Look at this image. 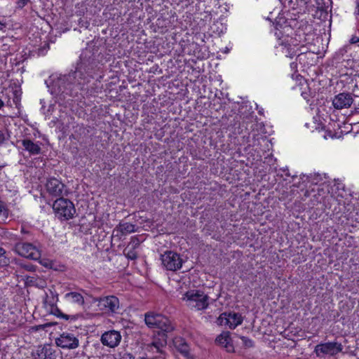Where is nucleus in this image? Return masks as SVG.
Segmentation results:
<instances>
[{"instance_id":"5701e85b","label":"nucleus","mask_w":359,"mask_h":359,"mask_svg":"<svg viewBox=\"0 0 359 359\" xmlns=\"http://www.w3.org/2000/svg\"><path fill=\"white\" fill-rule=\"evenodd\" d=\"M8 212L4 205L0 202V222H4L8 218Z\"/></svg>"},{"instance_id":"a878e982","label":"nucleus","mask_w":359,"mask_h":359,"mask_svg":"<svg viewBox=\"0 0 359 359\" xmlns=\"http://www.w3.org/2000/svg\"><path fill=\"white\" fill-rule=\"evenodd\" d=\"M252 138L254 140L252 146H254V147L259 145L260 144V141H262L263 142H267V140H266V137L264 135H258L256 137V135L253 134Z\"/></svg>"},{"instance_id":"ea45409f","label":"nucleus","mask_w":359,"mask_h":359,"mask_svg":"<svg viewBox=\"0 0 359 359\" xmlns=\"http://www.w3.org/2000/svg\"><path fill=\"white\" fill-rule=\"evenodd\" d=\"M3 104H4V103L1 101V100L0 99V108L3 106Z\"/></svg>"},{"instance_id":"79ce46f5","label":"nucleus","mask_w":359,"mask_h":359,"mask_svg":"<svg viewBox=\"0 0 359 359\" xmlns=\"http://www.w3.org/2000/svg\"><path fill=\"white\" fill-rule=\"evenodd\" d=\"M351 42H352V43H355V39H351Z\"/></svg>"},{"instance_id":"aec40b11","label":"nucleus","mask_w":359,"mask_h":359,"mask_svg":"<svg viewBox=\"0 0 359 359\" xmlns=\"http://www.w3.org/2000/svg\"><path fill=\"white\" fill-rule=\"evenodd\" d=\"M299 48L297 45H291L288 42L283 43V52L287 57L292 58L298 54Z\"/></svg>"},{"instance_id":"b1692460","label":"nucleus","mask_w":359,"mask_h":359,"mask_svg":"<svg viewBox=\"0 0 359 359\" xmlns=\"http://www.w3.org/2000/svg\"><path fill=\"white\" fill-rule=\"evenodd\" d=\"M323 177L320 174H313L309 177V182L313 184H318L323 180Z\"/></svg>"},{"instance_id":"2f4dec72","label":"nucleus","mask_w":359,"mask_h":359,"mask_svg":"<svg viewBox=\"0 0 359 359\" xmlns=\"http://www.w3.org/2000/svg\"><path fill=\"white\" fill-rule=\"evenodd\" d=\"M6 140L5 133L3 130H0V145L4 143Z\"/></svg>"},{"instance_id":"393cba45","label":"nucleus","mask_w":359,"mask_h":359,"mask_svg":"<svg viewBox=\"0 0 359 359\" xmlns=\"http://www.w3.org/2000/svg\"><path fill=\"white\" fill-rule=\"evenodd\" d=\"M40 264L49 269H55V264L53 260L48 259H41L39 260Z\"/></svg>"},{"instance_id":"dca6fc26","label":"nucleus","mask_w":359,"mask_h":359,"mask_svg":"<svg viewBox=\"0 0 359 359\" xmlns=\"http://www.w3.org/2000/svg\"><path fill=\"white\" fill-rule=\"evenodd\" d=\"M46 297H48V296ZM43 304L46 307H47L48 306H50V313L57 317H59L60 318L65 319V320H75L76 319L75 316H68L66 314H63L62 313V311L54 304V303H49L47 298H46L44 299Z\"/></svg>"},{"instance_id":"9d476101","label":"nucleus","mask_w":359,"mask_h":359,"mask_svg":"<svg viewBox=\"0 0 359 359\" xmlns=\"http://www.w3.org/2000/svg\"><path fill=\"white\" fill-rule=\"evenodd\" d=\"M167 345V336L165 333L158 334L151 343L147 346V350L153 353H159L161 358H165V348Z\"/></svg>"},{"instance_id":"473e14b6","label":"nucleus","mask_w":359,"mask_h":359,"mask_svg":"<svg viewBox=\"0 0 359 359\" xmlns=\"http://www.w3.org/2000/svg\"><path fill=\"white\" fill-rule=\"evenodd\" d=\"M354 13L356 15L357 19H358V17H359V0H358L356 1V7H355Z\"/></svg>"},{"instance_id":"f257e3e1","label":"nucleus","mask_w":359,"mask_h":359,"mask_svg":"<svg viewBox=\"0 0 359 359\" xmlns=\"http://www.w3.org/2000/svg\"><path fill=\"white\" fill-rule=\"evenodd\" d=\"M182 299L188 307L197 311L204 310L209 305L208 295L198 290L187 291L183 294Z\"/></svg>"},{"instance_id":"c85d7f7f","label":"nucleus","mask_w":359,"mask_h":359,"mask_svg":"<svg viewBox=\"0 0 359 359\" xmlns=\"http://www.w3.org/2000/svg\"><path fill=\"white\" fill-rule=\"evenodd\" d=\"M181 347L179 348V350L180 352H182L184 354H187L188 353V346L186 343L182 342L180 344Z\"/></svg>"},{"instance_id":"7c9ffc66","label":"nucleus","mask_w":359,"mask_h":359,"mask_svg":"<svg viewBox=\"0 0 359 359\" xmlns=\"http://www.w3.org/2000/svg\"><path fill=\"white\" fill-rule=\"evenodd\" d=\"M28 2V0H18V5L19 7H24Z\"/></svg>"},{"instance_id":"7ed1b4c3","label":"nucleus","mask_w":359,"mask_h":359,"mask_svg":"<svg viewBox=\"0 0 359 359\" xmlns=\"http://www.w3.org/2000/svg\"><path fill=\"white\" fill-rule=\"evenodd\" d=\"M93 302L97 303L98 310L107 315L118 313L120 310L119 299L115 295H107L96 297Z\"/></svg>"},{"instance_id":"f8f14e48","label":"nucleus","mask_w":359,"mask_h":359,"mask_svg":"<svg viewBox=\"0 0 359 359\" xmlns=\"http://www.w3.org/2000/svg\"><path fill=\"white\" fill-rule=\"evenodd\" d=\"M101 342L104 346L109 348L118 346L121 340V335L116 330H109L104 332L101 336Z\"/></svg>"},{"instance_id":"39448f33","label":"nucleus","mask_w":359,"mask_h":359,"mask_svg":"<svg viewBox=\"0 0 359 359\" xmlns=\"http://www.w3.org/2000/svg\"><path fill=\"white\" fill-rule=\"evenodd\" d=\"M15 251L20 256L39 260L41 257V250L39 247L29 243H18L15 246Z\"/></svg>"},{"instance_id":"c9c22d12","label":"nucleus","mask_w":359,"mask_h":359,"mask_svg":"<svg viewBox=\"0 0 359 359\" xmlns=\"http://www.w3.org/2000/svg\"><path fill=\"white\" fill-rule=\"evenodd\" d=\"M6 24L4 22L0 20V30H3L6 28Z\"/></svg>"},{"instance_id":"a211bd4d","label":"nucleus","mask_w":359,"mask_h":359,"mask_svg":"<svg viewBox=\"0 0 359 359\" xmlns=\"http://www.w3.org/2000/svg\"><path fill=\"white\" fill-rule=\"evenodd\" d=\"M64 298L67 302L79 306H83L85 302L83 295L77 292H67L65 294Z\"/></svg>"},{"instance_id":"a19ab883","label":"nucleus","mask_w":359,"mask_h":359,"mask_svg":"<svg viewBox=\"0 0 359 359\" xmlns=\"http://www.w3.org/2000/svg\"><path fill=\"white\" fill-rule=\"evenodd\" d=\"M351 42H352V43H355V39H351Z\"/></svg>"},{"instance_id":"6ab92c4d","label":"nucleus","mask_w":359,"mask_h":359,"mask_svg":"<svg viewBox=\"0 0 359 359\" xmlns=\"http://www.w3.org/2000/svg\"><path fill=\"white\" fill-rule=\"evenodd\" d=\"M36 353L37 359H46L48 358H51L53 351L50 346H43L38 347L36 351Z\"/></svg>"},{"instance_id":"4be33fe9","label":"nucleus","mask_w":359,"mask_h":359,"mask_svg":"<svg viewBox=\"0 0 359 359\" xmlns=\"http://www.w3.org/2000/svg\"><path fill=\"white\" fill-rule=\"evenodd\" d=\"M124 255L128 259L135 260L137 257V253L135 250V246H133L132 248H127L124 250Z\"/></svg>"},{"instance_id":"6e6552de","label":"nucleus","mask_w":359,"mask_h":359,"mask_svg":"<svg viewBox=\"0 0 359 359\" xmlns=\"http://www.w3.org/2000/svg\"><path fill=\"white\" fill-rule=\"evenodd\" d=\"M243 321V318L241 314L229 312L222 313L217 319V324L232 330L240 325Z\"/></svg>"},{"instance_id":"0eeeda50","label":"nucleus","mask_w":359,"mask_h":359,"mask_svg":"<svg viewBox=\"0 0 359 359\" xmlns=\"http://www.w3.org/2000/svg\"><path fill=\"white\" fill-rule=\"evenodd\" d=\"M342 350L343 346L341 343L337 341H329L316 345L314 352L318 357H321L325 355H334L341 352Z\"/></svg>"},{"instance_id":"bb28decb","label":"nucleus","mask_w":359,"mask_h":359,"mask_svg":"<svg viewBox=\"0 0 359 359\" xmlns=\"http://www.w3.org/2000/svg\"><path fill=\"white\" fill-rule=\"evenodd\" d=\"M320 0H317L318 6L322 9L327 8L329 5L332 4V0H322L323 2L320 3Z\"/></svg>"},{"instance_id":"cd10ccee","label":"nucleus","mask_w":359,"mask_h":359,"mask_svg":"<svg viewBox=\"0 0 359 359\" xmlns=\"http://www.w3.org/2000/svg\"><path fill=\"white\" fill-rule=\"evenodd\" d=\"M358 82L353 86L352 91L355 96L359 97V74L358 75Z\"/></svg>"},{"instance_id":"4c0bfd02","label":"nucleus","mask_w":359,"mask_h":359,"mask_svg":"<svg viewBox=\"0 0 359 359\" xmlns=\"http://www.w3.org/2000/svg\"><path fill=\"white\" fill-rule=\"evenodd\" d=\"M13 101L15 104H17L19 102V98L16 95V93H15V97L13 98Z\"/></svg>"},{"instance_id":"4468645a","label":"nucleus","mask_w":359,"mask_h":359,"mask_svg":"<svg viewBox=\"0 0 359 359\" xmlns=\"http://www.w3.org/2000/svg\"><path fill=\"white\" fill-rule=\"evenodd\" d=\"M17 142L20 143L23 147L24 150L27 151L31 156L38 155L41 153V143L39 142H34L30 139L24 137L22 140H18Z\"/></svg>"},{"instance_id":"58836bf2","label":"nucleus","mask_w":359,"mask_h":359,"mask_svg":"<svg viewBox=\"0 0 359 359\" xmlns=\"http://www.w3.org/2000/svg\"><path fill=\"white\" fill-rule=\"evenodd\" d=\"M355 221L359 223V212H357V217L355 218Z\"/></svg>"},{"instance_id":"2eb2a0df","label":"nucleus","mask_w":359,"mask_h":359,"mask_svg":"<svg viewBox=\"0 0 359 359\" xmlns=\"http://www.w3.org/2000/svg\"><path fill=\"white\" fill-rule=\"evenodd\" d=\"M135 231V225L128 222H121L113 230L112 236L121 239L123 236L133 233Z\"/></svg>"},{"instance_id":"20e7f679","label":"nucleus","mask_w":359,"mask_h":359,"mask_svg":"<svg viewBox=\"0 0 359 359\" xmlns=\"http://www.w3.org/2000/svg\"><path fill=\"white\" fill-rule=\"evenodd\" d=\"M53 209L56 217L61 220L72 219L76 212L73 203L69 199L64 198L63 196L54 201Z\"/></svg>"},{"instance_id":"f3484780","label":"nucleus","mask_w":359,"mask_h":359,"mask_svg":"<svg viewBox=\"0 0 359 359\" xmlns=\"http://www.w3.org/2000/svg\"><path fill=\"white\" fill-rule=\"evenodd\" d=\"M231 339L228 332H223L216 338V342L225 347L228 351L233 350V345L231 343Z\"/></svg>"},{"instance_id":"423d86ee","label":"nucleus","mask_w":359,"mask_h":359,"mask_svg":"<svg viewBox=\"0 0 359 359\" xmlns=\"http://www.w3.org/2000/svg\"><path fill=\"white\" fill-rule=\"evenodd\" d=\"M161 262L165 269L172 271L180 269L183 264V260L180 255L172 251H167L162 255Z\"/></svg>"},{"instance_id":"f03ea898","label":"nucleus","mask_w":359,"mask_h":359,"mask_svg":"<svg viewBox=\"0 0 359 359\" xmlns=\"http://www.w3.org/2000/svg\"><path fill=\"white\" fill-rule=\"evenodd\" d=\"M144 316V323L150 329H158L163 332H170L174 330L171 321L159 313L148 311Z\"/></svg>"},{"instance_id":"9b49d317","label":"nucleus","mask_w":359,"mask_h":359,"mask_svg":"<svg viewBox=\"0 0 359 359\" xmlns=\"http://www.w3.org/2000/svg\"><path fill=\"white\" fill-rule=\"evenodd\" d=\"M56 344L65 349H74L79 345V339L72 333L63 332L56 339Z\"/></svg>"},{"instance_id":"e433bc0d","label":"nucleus","mask_w":359,"mask_h":359,"mask_svg":"<svg viewBox=\"0 0 359 359\" xmlns=\"http://www.w3.org/2000/svg\"><path fill=\"white\" fill-rule=\"evenodd\" d=\"M297 2H301V3H303L304 4H307L309 1H311V0H296Z\"/></svg>"},{"instance_id":"1a4fd4ad","label":"nucleus","mask_w":359,"mask_h":359,"mask_svg":"<svg viewBox=\"0 0 359 359\" xmlns=\"http://www.w3.org/2000/svg\"><path fill=\"white\" fill-rule=\"evenodd\" d=\"M46 190L53 197H62L67 194L65 185L58 179L51 177L47 180Z\"/></svg>"},{"instance_id":"72a5a7b5","label":"nucleus","mask_w":359,"mask_h":359,"mask_svg":"<svg viewBox=\"0 0 359 359\" xmlns=\"http://www.w3.org/2000/svg\"><path fill=\"white\" fill-rule=\"evenodd\" d=\"M242 339H243V341L245 343V344H246V345H248V346H251V345H252V341L251 340L248 339H247L246 337H242Z\"/></svg>"},{"instance_id":"f704fd0d","label":"nucleus","mask_w":359,"mask_h":359,"mask_svg":"<svg viewBox=\"0 0 359 359\" xmlns=\"http://www.w3.org/2000/svg\"><path fill=\"white\" fill-rule=\"evenodd\" d=\"M24 267L27 270V271H34L35 268L34 266H32V265H25Z\"/></svg>"},{"instance_id":"c756f323","label":"nucleus","mask_w":359,"mask_h":359,"mask_svg":"<svg viewBox=\"0 0 359 359\" xmlns=\"http://www.w3.org/2000/svg\"><path fill=\"white\" fill-rule=\"evenodd\" d=\"M5 254L6 250L4 248H0V258H1V259L3 260V264L4 265L7 264L8 262L6 257L4 256Z\"/></svg>"},{"instance_id":"412c9836","label":"nucleus","mask_w":359,"mask_h":359,"mask_svg":"<svg viewBox=\"0 0 359 359\" xmlns=\"http://www.w3.org/2000/svg\"><path fill=\"white\" fill-rule=\"evenodd\" d=\"M71 77H72L71 75L60 76L57 79V81H55V86H58V88L60 91L64 92L62 89L66 88V81H67Z\"/></svg>"},{"instance_id":"ddd939ff","label":"nucleus","mask_w":359,"mask_h":359,"mask_svg":"<svg viewBox=\"0 0 359 359\" xmlns=\"http://www.w3.org/2000/svg\"><path fill=\"white\" fill-rule=\"evenodd\" d=\"M353 102V97L351 93H341L333 98L332 104L337 109L348 108Z\"/></svg>"}]
</instances>
